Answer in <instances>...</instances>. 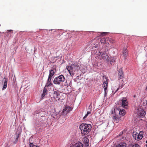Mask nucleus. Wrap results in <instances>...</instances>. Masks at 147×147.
<instances>
[{"mask_svg":"<svg viewBox=\"0 0 147 147\" xmlns=\"http://www.w3.org/2000/svg\"><path fill=\"white\" fill-rule=\"evenodd\" d=\"M81 65L77 62L71 64L70 66H67L66 69L69 71L70 75L73 76L76 71H78L80 68Z\"/></svg>","mask_w":147,"mask_h":147,"instance_id":"nucleus-1","label":"nucleus"},{"mask_svg":"<svg viewBox=\"0 0 147 147\" xmlns=\"http://www.w3.org/2000/svg\"><path fill=\"white\" fill-rule=\"evenodd\" d=\"M119 112V115L122 116L124 115L125 113V111L124 109H114L112 111V113L113 114V118L114 121L116 123H118L120 120V117L119 116L117 115L116 113Z\"/></svg>","mask_w":147,"mask_h":147,"instance_id":"nucleus-2","label":"nucleus"},{"mask_svg":"<svg viewBox=\"0 0 147 147\" xmlns=\"http://www.w3.org/2000/svg\"><path fill=\"white\" fill-rule=\"evenodd\" d=\"M91 128L92 126L90 124L84 123L81 124L79 127L81 133L83 135L88 134L90 131Z\"/></svg>","mask_w":147,"mask_h":147,"instance_id":"nucleus-3","label":"nucleus"},{"mask_svg":"<svg viewBox=\"0 0 147 147\" xmlns=\"http://www.w3.org/2000/svg\"><path fill=\"white\" fill-rule=\"evenodd\" d=\"M65 78L63 75H60L55 78L53 81L54 84L60 85L62 84L65 81Z\"/></svg>","mask_w":147,"mask_h":147,"instance_id":"nucleus-4","label":"nucleus"},{"mask_svg":"<svg viewBox=\"0 0 147 147\" xmlns=\"http://www.w3.org/2000/svg\"><path fill=\"white\" fill-rule=\"evenodd\" d=\"M143 132L142 131H140L138 133L136 131H134L132 134V136L136 140H141L143 137Z\"/></svg>","mask_w":147,"mask_h":147,"instance_id":"nucleus-5","label":"nucleus"},{"mask_svg":"<svg viewBox=\"0 0 147 147\" xmlns=\"http://www.w3.org/2000/svg\"><path fill=\"white\" fill-rule=\"evenodd\" d=\"M53 100H54V102H56L57 100H59L60 99V96L59 91L55 89L53 90Z\"/></svg>","mask_w":147,"mask_h":147,"instance_id":"nucleus-6","label":"nucleus"},{"mask_svg":"<svg viewBox=\"0 0 147 147\" xmlns=\"http://www.w3.org/2000/svg\"><path fill=\"white\" fill-rule=\"evenodd\" d=\"M71 110V108L67 105L64 107L61 113V115H66Z\"/></svg>","mask_w":147,"mask_h":147,"instance_id":"nucleus-7","label":"nucleus"},{"mask_svg":"<svg viewBox=\"0 0 147 147\" xmlns=\"http://www.w3.org/2000/svg\"><path fill=\"white\" fill-rule=\"evenodd\" d=\"M146 114L145 111L141 108H138L137 112V115L138 117H143Z\"/></svg>","mask_w":147,"mask_h":147,"instance_id":"nucleus-8","label":"nucleus"},{"mask_svg":"<svg viewBox=\"0 0 147 147\" xmlns=\"http://www.w3.org/2000/svg\"><path fill=\"white\" fill-rule=\"evenodd\" d=\"M99 53V55H100L101 56V58L103 60L107 59L109 57L108 54L106 52H103L100 51Z\"/></svg>","mask_w":147,"mask_h":147,"instance_id":"nucleus-9","label":"nucleus"},{"mask_svg":"<svg viewBox=\"0 0 147 147\" xmlns=\"http://www.w3.org/2000/svg\"><path fill=\"white\" fill-rule=\"evenodd\" d=\"M119 79H122L124 76L123 73L122 68H120L118 71Z\"/></svg>","mask_w":147,"mask_h":147,"instance_id":"nucleus-10","label":"nucleus"},{"mask_svg":"<svg viewBox=\"0 0 147 147\" xmlns=\"http://www.w3.org/2000/svg\"><path fill=\"white\" fill-rule=\"evenodd\" d=\"M121 101H122L121 103L122 106L125 108H126V107L127 106L128 103L126 99L125 98H123L121 100Z\"/></svg>","mask_w":147,"mask_h":147,"instance_id":"nucleus-11","label":"nucleus"},{"mask_svg":"<svg viewBox=\"0 0 147 147\" xmlns=\"http://www.w3.org/2000/svg\"><path fill=\"white\" fill-rule=\"evenodd\" d=\"M83 141L86 146H88L89 145V140L87 137L85 136L83 138Z\"/></svg>","mask_w":147,"mask_h":147,"instance_id":"nucleus-12","label":"nucleus"},{"mask_svg":"<svg viewBox=\"0 0 147 147\" xmlns=\"http://www.w3.org/2000/svg\"><path fill=\"white\" fill-rule=\"evenodd\" d=\"M122 54L124 59H125L128 54L127 50V49H124L122 52Z\"/></svg>","mask_w":147,"mask_h":147,"instance_id":"nucleus-13","label":"nucleus"},{"mask_svg":"<svg viewBox=\"0 0 147 147\" xmlns=\"http://www.w3.org/2000/svg\"><path fill=\"white\" fill-rule=\"evenodd\" d=\"M105 80H104L103 82L104 88V89L105 94H106V90L107 89L108 86L107 84L108 82V81H107V79H106Z\"/></svg>","mask_w":147,"mask_h":147,"instance_id":"nucleus-14","label":"nucleus"},{"mask_svg":"<svg viewBox=\"0 0 147 147\" xmlns=\"http://www.w3.org/2000/svg\"><path fill=\"white\" fill-rule=\"evenodd\" d=\"M71 147H83V145L82 143L78 142L76 143Z\"/></svg>","mask_w":147,"mask_h":147,"instance_id":"nucleus-15","label":"nucleus"},{"mask_svg":"<svg viewBox=\"0 0 147 147\" xmlns=\"http://www.w3.org/2000/svg\"><path fill=\"white\" fill-rule=\"evenodd\" d=\"M11 33H13V30H7V32L5 33L6 36H7L8 38H10L11 36Z\"/></svg>","mask_w":147,"mask_h":147,"instance_id":"nucleus-16","label":"nucleus"},{"mask_svg":"<svg viewBox=\"0 0 147 147\" xmlns=\"http://www.w3.org/2000/svg\"><path fill=\"white\" fill-rule=\"evenodd\" d=\"M56 70L54 68H53V69H51L49 71V76H52L54 75L55 72L56 71Z\"/></svg>","mask_w":147,"mask_h":147,"instance_id":"nucleus-17","label":"nucleus"},{"mask_svg":"<svg viewBox=\"0 0 147 147\" xmlns=\"http://www.w3.org/2000/svg\"><path fill=\"white\" fill-rule=\"evenodd\" d=\"M5 80L4 82L3 86L2 89L3 90L4 89H5L7 88V78H6L5 77H4V78L3 80Z\"/></svg>","mask_w":147,"mask_h":147,"instance_id":"nucleus-18","label":"nucleus"},{"mask_svg":"<svg viewBox=\"0 0 147 147\" xmlns=\"http://www.w3.org/2000/svg\"><path fill=\"white\" fill-rule=\"evenodd\" d=\"M126 144L125 143H121L116 145L115 147H126Z\"/></svg>","mask_w":147,"mask_h":147,"instance_id":"nucleus-19","label":"nucleus"},{"mask_svg":"<svg viewBox=\"0 0 147 147\" xmlns=\"http://www.w3.org/2000/svg\"><path fill=\"white\" fill-rule=\"evenodd\" d=\"M47 88H45V87H44L43 90V92L42 93V98H43V97H44L47 94Z\"/></svg>","mask_w":147,"mask_h":147,"instance_id":"nucleus-20","label":"nucleus"},{"mask_svg":"<svg viewBox=\"0 0 147 147\" xmlns=\"http://www.w3.org/2000/svg\"><path fill=\"white\" fill-rule=\"evenodd\" d=\"M52 84L51 82H47L45 87L47 88L49 86L52 85Z\"/></svg>","mask_w":147,"mask_h":147,"instance_id":"nucleus-21","label":"nucleus"},{"mask_svg":"<svg viewBox=\"0 0 147 147\" xmlns=\"http://www.w3.org/2000/svg\"><path fill=\"white\" fill-rule=\"evenodd\" d=\"M109 41L110 43L113 44L115 42V40L113 38H110L109 39Z\"/></svg>","mask_w":147,"mask_h":147,"instance_id":"nucleus-22","label":"nucleus"},{"mask_svg":"<svg viewBox=\"0 0 147 147\" xmlns=\"http://www.w3.org/2000/svg\"><path fill=\"white\" fill-rule=\"evenodd\" d=\"M106 41V39L105 38H102L100 40L101 43H105Z\"/></svg>","mask_w":147,"mask_h":147,"instance_id":"nucleus-23","label":"nucleus"},{"mask_svg":"<svg viewBox=\"0 0 147 147\" xmlns=\"http://www.w3.org/2000/svg\"><path fill=\"white\" fill-rule=\"evenodd\" d=\"M90 112L88 111L87 113L86 114L85 116L83 117V119H85V118H86L88 116V115L90 114Z\"/></svg>","mask_w":147,"mask_h":147,"instance_id":"nucleus-24","label":"nucleus"},{"mask_svg":"<svg viewBox=\"0 0 147 147\" xmlns=\"http://www.w3.org/2000/svg\"><path fill=\"white\" fill-rule=\"evenodd\" d=\"M52 78V77L50 76H48V78L47 80V82H51V79Z\"/></svg>","mask_w":147,"mask_h":147,"instance_id":"nucleus-25","label":"nucleus"},{"mask_svg":"<svg viewBox=\"0 0 147 147\" xmlns=\"http://www.w3.org/2000/svg\"><path fill=\"white\" fill-rule=\"evenodd\" d=\"M21 134V133L20 132H19L18 133V132L17 131L16 134V137L17 138H18L19 136Z\"/></svg>","mask_w":147,"mask_h":147,"instance_id":"nucleus-26","label":"nucleus"},{"mask_svg":"<svg viewBox=\"0 0 147 147\" xmlns=\"http://www.w3.org/2000/svg\"><path fill=\"white\" fill-rule=\"evenodd\" d=\"M30 147H37L38 146H36L34 145L32 143H30Z\"/></svg>","mask_w":147,"mask_h":147,"instance_id":"nucleus-27","label":"nucleus"},{"mask_svg":"<svg viewBox=\"0 0 147 147\" xmlns=\"http://www.w3.org/2000/svg\"><path fill=\"white\" fill-rule=\"evenodd\" d=\"M100 34H101V35L102 36H105L107 34V33L105 32H103L101 33Z\"/></svg>","mask_w":147,"mask_h":147,"instance_id":"nucleus-28","label":"nucleus"},{"mask_svg":"<svg viewBox=\"0 0 147 147\" xmlns=\"http://www.w3.org/2000/svg\"><path fill=\"white\" fill-rule=\"evenodd\" d=\"M122 87H123V86H122V85L121 86H119V88H117V90L116 91H117L119 90V89H120V88H121Z\"/></svg>","mask_w":147,"mask_h":147,"instance_id":"nucleus-29","label":"nucleus"},{"mask_svg":"<svg viewBox=\"0 0 147 147\" xmlns=\"http://www.w3.org/2000/svg\"><path fill=\"white\" fill-rule=\"evenodd\" d=\"M97 45H96L95 46H94V47H95L96 48V47H97V46H97Z\"/></svg>","mask_w":147,"mask_h":147,"instance_id":"nucleus-30","label":"nucleus"},{"mask_svg":"<svg viewBox=\"0 0 147 147\" xmlns=\"http://www.w3.org/2000/svg\"><path fill=\"white\" fill-rule=\"evenodd\" d=\"M18 138H16V141H18Z\"/></svg>","mask_w":147,"mask_h":147,"instance_id":"nucleus-31","label":"nucleus"},{"mask_svg":"<svg viewBox=\"0 0 147 147\" xmlns=\"http://www.w3.org/2000/svg\"><path fill=\"white\" fill-rule=\"evenodd\" d=\"M146 143H147V140L146 141Z\"/></svg>","mask_w":147,"mask_h":147,"instance_id":"nucleus-32","label":"nucleus"},{"mask_svg":"<svg viewBox=\"0 0 147 147\" xmlns=\"http://www.w3.org/2000/svg\"><path fill=\"white\" fill-rule=\"evenodd\" d=\"M146 147H147V144H146Z\"/></svg>","mask_w":147,"mask_h":147,"instance_id":"nucleus-33","label":"nucleus"},{"mask_svg":"<svg viewBox=\"0 0 147 147\" xmlns=\"http://www.w3.org/2000/svg\"><path fill=\"white\" fill-rule=\"evenodd\" d=\"M146 89L147 90V87H146Z\"/></svg>","mask_w":147,"mask_h":147,"instance_id":"nucleus-34","label":"nucleus"}]
</instances>
